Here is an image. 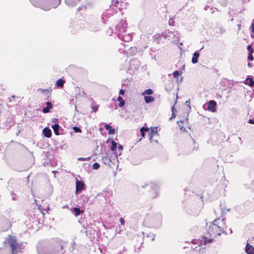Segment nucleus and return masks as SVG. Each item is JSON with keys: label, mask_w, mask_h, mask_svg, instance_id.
<instances>
[{"label": "nucleus", "mask_w": 254, "mask_h": 254, "mask_svg": "<svg viewBox=\"0 0 254 254\" xmlns=\"http://www.w3.org/2000/svg\"><path fill=\"white\" fill-rule=\"evenodd\" d=\"M63 242L56 238L52 240H44L37 244V250L39 254H64Z\"/></svg>", "instance_id": "obj_1"}, {"label": "nucleus", "mask_w": 254, "mask_h": 254, "mask_svg": "<svg viewBox=\"0 0 254 254\" xmlns=\"http://www.w3.org/2000/svg\"><path fill=\"white\" fill-rule=\"evenodd\" d=\"M30 1L34 6L49 11L52 8H57L61 4V0H30Z\"/></svg>", "instance_id": "obj_2"}, {"label": "nucleus", "mask_w": 254, "mask_h": 254, "mask_svg": "<svg viewBox=\"0 0 254 254\" xmlns=\"http://www.w3.org/2000/svg\"><path fill=\"white\" fill-rule=\"evenodd\" d=\"M141 188L146 189L149 191L150 197L152 199L156 198L159 196V188L156 185L152 183H149L142 185Z\"/></svg>", "instance_id": "obj_3"}, {"label": "nucleus", "mask_w": 254, "mask_h": 254, "mask_svg": "<svg viewBox=\"0 0 254 254\" xmlns=\"http://www.w3.org/2000/svg\"><path fill=\"white\" fill-rule=\"evenodd\" d=\"M4 243L9 245L12 254H17L20 252L19 246L17 243L15 237L9 235Z\"/></svg>", "instance_id": "obj_4"}, {"label": "nucleus", "mask_w": 254, "mask_h": 254, "mask_svg": "<svg viewBox=\"0 0 254 254\" xmlns=\"http://www.w3.org/2000/svg\"><path fill=\"white\" fill-rule=\"evenodd\" d=\"M126 20L122 19L116 27L115 33L119 39H121L122 34L126 31V28L127 27V24L126 23Z\"/></svg>", "instance_id": "obj_5"}, {"label": "nucleus", "mask_w": 254, "mask_h": 254, "mask_svg": "<svg viewBox=\"0 0 254 254\" xmlns=\"http://www.w3.org/2000/svg\"><path fill=\"white\" fill-rule=\"evenodd\" d=\"M208 232L211 236L220 235L221 232L227 234L223 229L214 223L209 226Z\"/></svg>", "instance_id": "obj_6"}, {"label": "nucleus", "mask_w": 254, "mask_h": 254, "mask_svg": "<svg viewBox=\"0 0 254 254\" xmlns=\"http://www.w3.org/2000/svg\"><path fill=\"white\" fill-rule=\"evenodd\" d=\"M80 21L78 20L73 21L70 22L69 27L70 31L72 34H75L82 29V27L80 26Z\"/></svg>", "instance_id": "obj_7"}, {"label": "nucleus", "mask_w": 254, "mask_h": 254, "mask_svg": "<svg viewBox=\"0 0 254 254\" xmlns=\"http://www.w3.org/2000/svg\"><path fill=\"white\" fill-rule=\"evenodd\" d=\"M117 12V9H115L114 7L106 9L103 12L102 14V19L103 22L105 23V21L107 20L108 18H109L111 15Z\"/></svg>", "instance_id": "obj_8"}, {"label": "nucleus", "mask_w": 254, "mask_h": 254, "mask_svg": "<svg viewBox=\"0 0 254 254\" xmlns=\"http://www.w3.org/2000/svg\"><path fill=\"white\" fill-rule=\"evenodd\" d=\"M216 102L214 100H210L203 105L204 109H207L209 111L214 112L216 111Z\"/></svg>", "instance_id": "obj_9"}, {"label": "nucleus", "mask_w": 254, "mask_h": 254, "mask_svg": "<svg viewBox=\"0 0 254 254\" xmlns=\"http://www.w3.org/2000/svg\"><path fill=\"white\" fill-rule=\"evenodd\" d=\"M162 221V215L159 213H156L152 215L151 221L152 223H156V227H159L161 225Z\"/></svg>", "instance_id": "obj_10"}, {"label": "nucleus", "mask_w": 254, "mask_h": 254, "mask_svg": "<svg viewBox=\"0 0 254 254\" xmlns=\"http://www.w3.org/2000/svg\"><path fill=\"white\" fill-rule=\"evenodd\" d=\"M85 189V184L81 181H79L77 179L76 180V190H75V194H77L81 192L82 190H84Z\"/></svg>", "instance_id": "obj_11"}, {"label": "nucleus", "mask_w": 254, "mask_h": 254, "mask_svg": "<svg viewBox=\"0 0 254 254\" xmlns=\"http://www.w3.org/2000/svg\"><path fill=\"white\" fill-rule=\"evenodd\" d=\"M121 152H120L119 154H118V152H116L114 153V155H112V158H111V162H110V165H108V166L113 168L118 163V156L121 155Z\"/></svg>", "instance_id": "obj_12"}, {"label": "nucleus", "mask_w": 254, "mask_h": 254, "mask_svg": "<svg viewBox=\"0 0 254 254\" xmlns=\"http://www.w3.org/2000/svg\"><path fill=\"white\" fill-rule=\"evenodd\" d=\"M140 66V62L137 59H132L130 61V67L131 69L136 70Z\"/></svg>", "instance_id": "obj_13"}, {"label": "nucleus", "mask_w": 254, "mask_h": 254, "mask_svg": "<svg viewBox=\"0 0 254 254\" xmlns=\"http://www.w3.org/2000/svg\"><path fill=\"white\" fill-rule=\"evenodd\" d=\"M157 133V127H151L150 131L148 132V135L149 137V140L150 142H152V138L155 134Z\"/></svg>", "instance_id": "obj_14"}, {"label": "nucleus", "mask_w": 254, "mask_h": 254, "mask_svg": "<svg viewBox=\"0 0 254 254\" xmlns=\"http://www.w3.org/2000/svg\"><path fill=\"white\" fill-rule=\"evenodd\" d=\"M72 212L74 215L77 217L79 215L83 214L84 212V211L83 209H81L79 207H73Z\"/></svg>", "instance_id": "obj_15"}, {"label": "nucleus", "mask_w": 254, "mask_h": 254, "mask_svg": "<svg viewBox=\"0 0 254 254\" xmlns=\"http://www.w3.org/2000/svg\"><path fill=\"white\" fill-rule=\"evenodd\" d=\"M43 134L45 137L50 138L52 135V131L50 128L46 127L43 129Z\"/></svg>", "instance_id": "obj_16"}, {"label": "nucleus", "mask_w": 254, "mask_h": 254, "mask_svg": "<svg viewBox=\"0 0 254 254\" xmlns=\"http://www.w3.org/2000/svg\"><path fill=\"white\" fill-rule=\"evenodd\" d=\"M110 142L111 143V146L110 147V149L113 151H116V149L117 148V143L114 141L113 139H108L107 140V143L109 144Z\"/></svg>", "instance_id": "obj_17"}, {"label": "nucleus", "mask_w": 254, "mask_h": 254, "mask_svg": "<svg viewBox=\"0 0 254 254\" xmlns=\"http://www.w3.org/2000/svg\"><path fill=\"white\" fill-rule=\"evenodd\" d=\"M46 107L43 108L42 112L44 113H48L50 112V109L53 108L52 104L50 102H46Z\"/></svg>", "instance_id": "obj_18"}, {"label": "nucleus", "mask_w": 254, "mask_h": 254, "mask_svg": "<svg viewBox=\"0 0 254 254\" xmlns=\"http://www.w3.org/2000/svg\"><path fill=\"white\" fill-rule=\"evenodd\" d=\"M245 251L248 254H254V248L250 244H247L245 247Z\"/></svg>", "instance_id": "obj_19"}, {"label": "nucleus", "mask_w": 254, "mask_h": 254, "mask_svg": "<svg viewBox=\"0 0 254 254\" xmlns=\"http://www.w3.org/2000/svg\"><path fill=\"white\" fill-rule=\"evenodd\" d=\"M52 127L56 135H58L61 134V133L60 132L61 127L59 124H54L52 126Z\"/></svg>", "instance_id": "obj_20"}, {"label": "nucleus", "mask_w": 254, "mask_h": 254, "mask_svg": "<svg viewBox=\"0 0 254 254\" xmlns=\"http://www.w3.org/2000/svg\"><path fill=\"white\" fill-rule=\"evenodd\" d=\"M199 57V54L198 53V51H196L194 52L193 54V56L191 59V62L192 64H196L198 62V59Z\"/></svg>", "instance_id": "obj_21"}, {"label": "nucleus", "mask_w": 254, "mask_h": 254, "mask_svg": "<svg viewBox=\"0 0 254 254\" xmlns=\"http://www.w3.org/2000/svg\"><path fill=\"white\" fill-rule=\"evenodd\" d=\"M111 158L112 156H110L109 154H108L106 156H105L102 157V161L105 165H110V162H111Z\"/></svg>", "instance_id": "obj_22"}, {"label": "nucleus", "mask_w": 254, "mask_h": 254, "mask_svg": "<svg viewBox=\"0 0 254 254\" xmlns=\"http://www.w3.org/2000/svg\"><path fill=\"white\" fill-rule=\"evenodd\" d=\"M137 52V48L135 47H130L127 51V54L129 56H133Z\"/></svg>", "instance_id": "obj_23"}, {"label": "nucleus", "mask_w": 254, "mask_h": 254, "mask_svg": "<svg viewBox=\"0 0 254 254\" xmlns=\"http://www.w3.org/2000/svg\"><path fill=\"white\" fill-rule=\"evenodd\" d=\"M105 128L108 130V133L109 134H114L116 133V130L115 128H112V127L108 124H106L104 126Z\"/></svg>", "instance_id": "obj_24"}, {"label": "nucleus", "mask_w": 254, "mask_h": 254, "mask_svg": "<svg viewBox=\"0 0 254 254\" xmlns=\"http://www.w3.org/2000/svg\"><path fill=\"white\" fill-rule=\"evenodd\" d=\"M131 36H132V35L130 34H125V35L122 34V38L120 39L125 42H129L132 39Z\"/></svg>", "instance_id": "obj_25"}, {"label": "nucleus", "mask_w": 254, "mask_h": 254, "mask_svg": "<svg viewBox=\"0 0 254 254\" xmlns=\"http://www.w3.org/2000/svg\"><path fill=\"white\" fill-rule=\"evenodd\" d=\"M245 83L246 84L249 85L251 87L254 86V80L253 79V77H248L246 79Z\"/></svg>", "instance_id": "obj_26"}, {"label": "nucleus", "mask_w": 254, "mask_h": 254, "mask_svg": "<svg viewBox=\"0 0 254 254\" xmlns=\"http://www.w3.org/2000/svg\"><path fill=\"white\" fill-rule=\"evenodd\" d=\"M144 99L146 104H149L154 102L155 98L151 96H144Z\"/></svg>", "instance_id": "obj_27"}, {"label": "nucleus", "mask_w": 254, "mask_h": 254, "mask_svg": "<svg viewBox=\"0 0 254 254\" xmlns=\"http://www.w3.org/2000/svg\"><path fill=\"white\" fill-rule=\"evenodd\" d=\"M65 83V80L62 78L58 79L56 81V85L59 88H63Z\"/></svg>", "instance_id": "obj_28"}, {"label": "nucleus", "mask_w": 254, "mask_h": 254, "mask_svg": "<svg viewBox=\"0 0 254 254\" xmlns=\"http://www.w3.org/2000/svg\"><path fill=\"white\" fill-rule=\"evenodd\" d=\"M147 132H149V128L147 127H143L140 129V133L142 137L145 136V133Z\"/></svg>", "instance_id": "obj_29"}, {"label": "nucleus", "mask_w": 254, "mask_h": 254, "mask_svg": "<svg viewBox=\"0 0 254 254\" xmlns=\"http://www.w3.org/2000/svg\"><path fill=\"white\" fill-rule=\"evenodd\" d=\"M187 121V119H185L184 120H182L177 122L178 126L180 127V129L182 132H185V131H187L186 128L181 126V124H182L184 122V121Z\"/></svg>", "instance_id": "obj_30"}, {"label": "nucleus", "mask_w": 254, "mask_h": 254, "mask_svg": "<svg viewBox=\"0 0 254 254\" xmlns=\"http://www.w3.org/2000/svg\"><path fill=\"white\" fill-rule=\"evenodd\" d=\"M117 100L120 102L119 106L121 108L125 106V102L123 100V98L121 96H119Z\"/></svg>", "instance_id": "obj_31"}, {"label": "nucleus", "mask_w": 254, "mask_h": 254, "mask_svg": "<svg viewBox=\"0 0 254 254\" xmlns=\"http://www.w3.org/2000/svg\"><path fill=\"white\" fill-rule=\"evenodd\" d=\"M91 108L92 110V112L96 113L98 109L99 106L95 102H93Z\"/></svg>", "instance_id": "obj_32"}, {"label": "nucleus", "mask_w": 254, "mask_h": 254, "mask_svg": "<svg viewBox=\"0 0 254 254\" xmlns=\"http://www.w3.org/2000/svg\"><path fill=\"white\" fill-rule=\"evenodd\" d=\"M154 41L157 43H159L161 40V36L159 34H156L153 36Z\"/></svg>", "instance_id": "obj_33"}, {"label": "nucleus", "mask_w": 254, "mask_h": 254, "mask_svg": "<svg viewBox=\"0 0 254 254\" xmlns=\"http://www.w3.org/2000/svg\"><path fill=\"white\" fill-rule=\"evenodd\" d=\"M153 93V91L151 89H146L142 93V95H150L151 94H152Z\"/></svg>", "instance_id": "obj_34"}, {"label": "nucleus", "mask_w": 254, "mask_h": 254, "mask_svg": "<svg viewBox=\"0 0 254 254\" xmlns=\"http://www.w3.org/2000/svg\"><path fill=\"white\" fill-rule=\"evenodd\" d=\"M119 4V1L118 0H112V4L110 6H115L116 8L118 7V4Z\"/></svg>", "instance_id": "obj_35"}, {"label": "nucleus", "mask_w": 254, "mask_h": 254, "mask_svg": "<svg viewBox=\"0 0 254 254\" xmlns=\"http://www.w3.org/2000/svg\"><path fill=\"white\" fill-rule=\"evenodd\" d=\"M212 241V240L211 239H207L205 237L203 238V243L204 245H206L208 243H210Z\"/></svg>", "instance_id": "obj_36"}, {"label": "nucleus", "mask_w": 254, "mask_h": 254, "mask_svg": "<svg viewBox=\"0 0 254 254\" xmlns=\"http://www.w3.org/2000/svg\"><path fill=\"white\" fill-rule=\"evenodd\" d=\"M73 129L75 133H80L82 131L81 129L78 127H73Z\"/></svg>", "instance_id": "obj_37"}, {"label": "nucleus", "mask_w": 254, "mask_h": 254, "mask_svg": "<svg viewBox=\"0 0 254 254\" xmlns=\"http://www.w3.org/2000/svg\"><path fill=\"white\" fill-rule=\"evenodd\" d=\"M171 111L172 112V114L171 115V117L169 119L170 120H171L172 119H174L176 117V115L174 113L175 109L174 106L172 107Z\"/></svg>", "instance_id": "obj_38"}, {"label": "nucleus", "mask_w": 254, "mask_h": 254, "mask_svg": "<svg viewBox=\"0 0 254 254\" xmlns=\"http://www.w3.org/2000/svg\"><path fill=\"white\" fill-rule=\"evenodd\" d=\"M91 159V157H88L87 158H84V157H80L78 158V161H89Z\"/></svg>", "instance_id": "obj_39"}, {"label": "nucleus", "mask_w": 254, "mask_h": 254, "mask_svg": "<svg viewBox=\"0 0 254 254\" xmlns=\"http://www.w3.org/2000/svg\"><path fill=\"white\" fill-rule=\"evenodd\" d=\"M100 168V164L97 163L95 162L93 164V169L95 170H97Z\"/></svg>", "instance_id": "obj_40"}, {"label": "nucleus", "mask_w": 254, "mask_h": 254, "mask_svg": "<svg viewBox=\"0 0 254 254\" xmlns=\"http://www.w3.org/2000/svg\"><path fill=\"white\" fill-rule=\"evenodd\" d=\"M173 74L174 77L177 78L181 74V72L179 70H176L173 72Z\"/></svg>", "instance_id": "obj_41"}, {"label": "nucleus", "mask_w": 254, "mask_h": 254, "mask_svg": "<svg viewBox=\"0 0 254 254\" xmlns=\"http://www.w3.org/2000/svg\"><path fill=\"white\" fill-rule=\"evenodd\" d=\"M247 50L249 52V53H253V52H254V50H253V49L251 45H249L247 46Z\"/></svg>", "instance_id": "obj_42"}, {"label": "nucleus", "mask_w": 254, "mask_h": 254, "mask_svg": "<svg viewBox=\"0 0 254 254\" xmlns=\"http://www.w3.org/2000/svg\"><path fill=\"white\" fill-rule=\"evenodd\" d=\"M219 3L223 6H225L227 4V0H219Z\"/></svg>", "instance_id": "obj_43"}, {"label": "nucleus", "mask_w": 254, "mask_h": 254, "mask_svg": "<svg viewBox=\"0 0 254 254\" xmlns=\"http://www.w3.org/2000/svg\"><path fill=\"white\" fill-rule=\"evenodd\" d=\"M192 140L193 141V149L197 150V149L198 147V144H197V143L194 142L192 138Z\"/></svg>", "instance_id": "obj_44"}, {"label": "nucleus", "mask_w": 254, "mask_h": 254, "mask_svg": "<svg viewBox=\"0 0 254 254\" xmlns=\"http://www.w3.org/2000/svg\"><path fill=\"white\" fill-rule=\"evenodd\" d=\"M248 59L250 61H253L254 60V57L253 56V53H249Z\"/></svg>", "instance_id": "obj_45"}, {"label": "nucleus", "mask_w": 254, "mask_h": 254, "mask_svg": "<svg viewBox=\"0 0 254 254\" xmlns=\"http://www.w3.org/2000/svg\"><path fill=\"white\" fill-rule=\"evenodd\" d=\"M175 24V21L173 18H170L169 20V24L171 26H174Z\"/></svg>", "instance_id": "obj_46"}, {"label": "nucleus", "mask_w": 254, "mask_h": 254, "mask_svg": "<svg viewBox=\"0 0 254 254\" xmlns=\"http://www.w3.org/2000/svg\"><path fill=\"white\" fill-rule=\"evenodd\" d=\"M52 123H54V124H59V123H58L59 120L57 118L52 119Z\"/></svg>", "instance_id": "obj_47"}, {"label": "nucleus", "mask_w": 254, "mask_h": 254, "mask_svg": "<svg viewBox=\"0 0 254 254\" xmlns=\"http://www.w3.org/2000/svg\"><path fill=\"white\" fill-rule=\"evenodd\" d=\"M220 206L221 207V215H224L225 214V212H224V210L223 209V206H224V204H220Z\"/></svg>", "instance_id": "obj_48"}, {"label": "nucleus", "mask_w": 254, "mask_h": 254, "mask_svg": "<svg viewBox=\"0 0 254 254\" xmlns=\"http://www.w3.org/2000/svg\"><path fill=\"white\" fill-rule=\"evenodd\" d=\"M71 251H72L74 249V247L76 246V243L75 242L73 241L71 243Z\"/></svg>", "instance_id": "obj_49"}, {"label": "nucleus", "mask_w": 254, "mask_h": 254, "mask_svg": "<svg viewBox=\"0 0 254 254\" xmlns=\"http://www.w3.org/2000/svg\"><path fill=\"white\" fill-rule=\"evenodd\" d=\"M251 26L252 29V32L253 33H254V20L253 21Z\"/></svg>", "instance_id": "obj_50"}, {"label": "nucleus", "mask_w": 254, "mask_h": 254, "mask_svg": "<svg viewBox=\"0 0 254 254\" xmlns=\"http://www.w3.org/2000/svg\"><path fill=\"white\" fill-rule=\"evenodd\" d=\"M125 93V91L123 89H121L119 91V95H124Z\"/></svg>", "instance_id": "obj_51"}, {"label": "nucleus", "mask_w": 254, "mask_h": 254, "mask_svg": "<svg viewBox=\"0 0 254 254\" xmlns=\"http://www.w3.org/2000/svg\"><path fill=\"white\" fill-rule=\"evenodd\" d=\"M120 222L122 225H125V221L122 217L120 219Z\"/></svg>", "instance_id": "obj_52"}, {"label": "nucleus", "mask_w": 254, "mask_h": 254, "mask_svg": "<svg viewBox=\"0 0 254 254\" xmlns=\"http://www.w3.org/2000/svg\"><path fill=\"white\" fill-rule=\"evenodd\" d=\"M190 100H187V101H186V105L187 106H188L190 109Z\"/></svg>", "instance_id": "obj_53"}, {"label": "nucleus", "mask_w": 254, "mask_h": 254, "mask_svg": "<svg viewBox=\"0 0 254 254\" xmlns=\"http://www.w3.org/2000/svg\"><path fill=\"white\" fill-rule=\"evenodd\" d=\"M248 123L250 124H254V119H249Z\"/></svg>", "instance_id": "obj_54"}, {"label": "nucleus", "mask_w": 254, "mask_h": 254, "mask_svg": "<svg viewBox=\"0 0 254 254\" xmlns=\"http://www.w3.org/2000/svg\"><path fill=\"white\" fill-rule=\"evenodd\" d=\"M118 148L119 149V151H120V152L118 153L119 154L121 152V151L123 149V147L122 146V145L119 144L118 147Z\"/></svg>", "instance_id": "obj_55"}, {"label": "nucleus", "mask_w": 254, "mask_h": 254, "mask_svg": "<svg viewBox=\"0 0 254 254\" xmlns=\"http://www.w3.org/2000/svg\"><path fill=\"white\" fill-rule=\"evenodd\" d=\"M151 236L152 237V241H154L155 239V235L154 234H150Z\"/></svg>", "instance_id": "obj_56"}, {"label": "nucleus", "mask_w": 254, "mask_h": 254, "mask_svg": "<svg viewBox=\"0 0 254 254\" xmlns=\"http://www.w3.org/2000/svg\"><path fill=\"white\" fill-rule=\"evenodd\" d=\"M208 8H209V6H208V5H205V6L204 7V9L205 10H207V9H208Z\"/></svg>", "instance_id": "obj_57"}, {"label": "nucleus", "mask_w": 254, "mask_h": 254, "mask_svg": "<svg viewBox=\"0 0 254 254\" xmlns=\"http://www.w3.org/2000/svg\"><path fill=\"white\" fill-rule=\"evenodd\" d=\"M248 66L249 67H251V66H252V63H248Z\"/></svg>", "instance_id": "obj_58"}, {"label": "nucleus", "mask_w": 254, "mask_h": 254, "mask_svg": "<svg viewBox=\"0 0 254 254\" xmlns=\"http://www.w3.org/2000/svg\"><path fill=\"white\" fill-rule=\"evenodd\" d=\"M229 231H230V234H232V230H231V229H229Z\"/></svg>", "instance_id": "obj_59"}, {"label": "nucleus", "mask_w": 254, "mask_h": 254, "mask_svg": "<svg viewBox=\"0 0 254 254\" xmlns=\"http://www.w3.org/2000/svg\"><path fill=\"white\" fill-rule=\"evenodd\" d=\"M9 124H10V126H11V125H13V122H11L9 123Z\"/></svg>", "instance_id": "obj_60"}, {"label": "nucleus", "mask_w": 254, "mask_h": 254, "mask_svg": "<svg viewBox=\"0 0 254 254\" xmlns=\"http://www.w3.org/2000/svg\"><path fill=\"white\" fill-rule=\"evenodd\" d=\"M82 95H84V96H86V93H84V91H83V92H82Z\"/></svg>", "instance_id": "obj_61"}, {"label": "nucleus", "mask_w": 254, "mask_h": 254, "mask_svg": "<svg viewBox=\"0 0 254 254\" xmlns=\"http://www.w3.org/2000/svg\"><path fill=\"white\" fill-rule=\"evenodd\" d=\"M225 210L226 211H229L230 210V209L229 208H228V209L227 208V209H225Z\"/></svg>", "instance_id": "obj_62"}, {"label": "nucleus", "mask_w": 254, "mask_h": 254, "mask_svg": "<svg viewBox=\"0 0 254 254\" xmlns=\"http://www.w3.org/2000/svg\"><path fill=\"white\" fill-rule=\"evenodd\" d=\"M214 11H215V10H212V11H211V13H213Z\"/></svg>", "instance_id": "obj_63"}, {"label": "nucleus", "mask_w": 254, "mask_h": 254, "mask_svg": "<svg viewBox=\"0 0 254 254\" xmlns=\"http://www.w3.org/2000/svg\"><path fill=\"white\" fill-rule=\"evenodd\" d=\"M239 139L240 140H241V138L240 137H239Z\"/></svg>", "instance_id": "obj_64"}]
</instances>
